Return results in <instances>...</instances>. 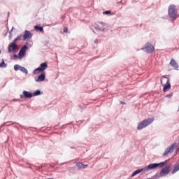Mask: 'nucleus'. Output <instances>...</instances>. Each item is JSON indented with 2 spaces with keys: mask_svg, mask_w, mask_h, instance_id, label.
Masks as SVG:
<instances>
[{
  "mask_svg": "<svg viewBox=\"0 0 179 179\" xmlns=\"http://www.w3.org/2000/svg\"><path fill=\"white\" fill-rule=\"evenodd\" d=\"M40 94H41V91H40V90H37L34 93V96H40Z\"/></svg>",
  "mask_w": 179,
  "mask_h": 179,
  "instance_id": "nucleus-22",
  "label": "nucleus"
},
{
  "mask_svg": "<svg viewBox=\"0 0 179 179\" xmlns=\"http://www.w3.org/2000/svg\"><path fill=\"white\" fill-rule=\"evenodd\" d=\"M87 166H88L87 164H86V165L84 164V167H83V169H86V167H87Z\"/></svg>",
  "mask_w": 179,
  "mask_h": 179,
  "instance_id": "nucleus-28",
  "label": "nucleus"
},
{
  "mask_svg": "<svg viewBox=\"0 0 179 179\" xmlns=\"http://www.w3.org/2000/svg\"><path fill=\"white\" fill-rule=\"evenodd\" d=\"M170 169H171V166H167L165 168H164L159 173L160 177H164L165 176H167L169 173H170Z\"/></svg>",
  "mask_w": 179,
  "mask_h": 179,
  "instance_id": "nucleus-9",
  "label": "nucleus"
},
{
  "mask_svg": "<svg viewBox=\"0 0 179 179\" xmlns=\"http://www.w3.org/2000/svg\"><path fill=\"white\" fill-rule=\"evenodd\" d=\"M22 38L21 36H17L13 41V43H15V44L17 43V41H19V40H20Z\"/></svg>",
  "mask_w": 179,
  "mask_h": 179,
  "instance_id": "nucleus-26",
  "label": "nucleus"
},
{
  "mask_svg": "<svg viewBox=\"0 0 179 179\" xmlns=\"http://www.w3.org/2000/svg\"><path fill=\"white\" fill-rule=\"evenodd\" d=\"M34 30H36V31H39L40 33H43V31H44L43 27H39L37 25L34 27Z\"/></svg>",
  "mask_w": 179,
  "mask_h": 179,
  "instance_id": "nucleus-18",
  "label": "nucleus"
},
{
  "mask_svg": "<svg viewBox=\"0 0 179 179\" xmlns=\"http://www.w3.org/2000/svg\"><path fill=\"white\" fill-rule=\"evenodd\" d=\"M77 167H78V169H83V167H85V164H83V163H80L78 162L76 164Z\"/></svg>",
  "mask_w": 179,
  "mask_h": 179,
  "instance_id": "nucleus-20",
  "label": "nucleus"
},
{
  "mask_svg": "<svg viewBox=\"0 0 179 179\" xmlns=\"http://www.w3.org/2000/svg\"><path fill=\"white\" fill-rule=\"evenodd\" d=\"M177 146V143H173L171 145H170L168 148L166 149L165 152L163 154V156H167V155L173 153L174 152V149H176Z\"/></svg>",
  "mask_w": 179,
  "mask_h": 179,
  "instance_id": "nucleus-7",
  "label": "nucleus"
},
{
  "mask_svg": "<svg viewBox=\"0 0 179 179\" xmlns=\"http://www.w3.org/2000/svg\"><path fill=\"white\" fill-rule=\"evenodd\" d=\"M177 146V143H173L171 145H170L168 148L166 149L165 152L163 154V156H167V155L173 153L174 152V149H176Z\"/></svg>",
  "mask_w": 179,
  "mask_h": 179,
  "instance_id": "nucleus-8",
  "label": "nucleus"
},
{
  "mask_svg": "<svg viewBox=\"0 0 179 179\" xmlns=\"http://www.w3.org/2000/svg\"><path fill=\"white\" fill-rule=\"evenodd\" d=\"M6 64H5V61H2L1 63H0V68H6Z\"/></svg>",
  "mask_w": 179,
  "mask_h": 179,
  "instance_id": "nucleus-23",
  "label": "nucleus"
},
{
  "mask_svg": "<svg viewBox=\"0 0 179 179\" xmlns=\"http://www.w3.org/2000/svg\"><path fill=\"white\" fill-rule=\"evenodd\" d=\"M21 68H22V66H20L19 64L14 66L15 71H19V70L20 71Z\"/></svg>",
  "mask_w": 179,
  "mask_h": 179,
  "instance_id": "nucleus-24",
  "label": "nucleus"
},
{
  "mask_svg": "<svg viewBox=\"0 0 179 179\" xmlns=\"http://www.w3.org/2000/svg\"><path fill=\"white\" fill-rule=\"evenodd\" d=\"M17 48V45L15 42L11 43L8 46V52H13Z\"/></svg>",
  "mask_w": 179,
  "mask_h": 179,
  "instance_id": "nucleus-13",
  "label": "nucleus"
},
{
  "mask_svg": "<svg viewBox=\"0 0 179 179\" xmlns=\"http://www.w3.org/2000/svg\"><path fill=\"white\" fill-rule=\"evenodd\" d=\"M12 30H13V29H11V31H10V34H12Z\"/></svg>",
  "mask_w": 179,
  "mask_h": 179,
  "instance_id": "nucleus-29",
  "label": "nucleus"
},
{
  "mask_svg": "<svg viewBox=\"0 0 179 179\" xmlns=\"http://www.w3.org/2000/svg\"><path fill=\"white\" fill-rule=\"evenodd\" d=\"M168 13L170 19L172 20L177 19V8H176V5L171 4L169 6Z\"/></svg>",
  "mask_w": 179,
  "mask_h": 179,
  "instance_id": "nucleus-2",
  "label": "nucleus"
},
{
  "mask_svg": "<svg viewBox=\"0 0 179 179\" xmlns=\"http://www.w3.org/2000/svg\"><path fill=\"white\" fill-rule=\"evenodd\" d=\"M167 163V160L164 162H161L159 164H150L147 167L144 168V171H148V170H153L155 169H157V167H164L166 164Z\"/></svg>",
  "mask_w": 179,
  "mask_h": 179,
  "instance_id": "nucleus-4",
  "label": "nucleus"
},
{
  "mask_svg": "<svg viewBox=\"0 0 179 179\" xmlns=\"http://www.w3.org/2000/svg\"><path fill=\"white\" fill-rule=\"evenodd\" d=\"M170 65L173 66V68H176V69L178 68V64H177V62H176L174 59H171L170 62Z\"/></svg>",
  "mask_w": 179,
  "mask_h": 179,
  "instance_id": "nucleus-16",
  "label": "nucleus"
},
{
  "mask_svg": "<svg viewBox=\"0 0 179 179\" xmlns=\"http://www.w3.org/2000/svg\"><path fill=\"white\" fill-rule=\"evenodd\" d=\"M161 84L162 85V86H164L163 90L164 93L171 89V85H170V79H169V78H167L166 76L162 77Z\"/></svg>",
  "mask_w": 179,
  "mask_h": 179,
  "instance_id": "nucleus-1",
  "label": "nucleus"
},
{
  "mask_svg": "<svg viewBox=\"0 0 179 179\" xmlns=\"http://www.w3.org/2000/svg\"><path fill=\"white\" fill-rule=\"evenodd\" d=\"M176 152H179V148H178V149L176 150Z\"/></svg>",
  "mask_w": 179,
  "mask_h": 179,
  "instance_id": "nucleus-30",
  "label": "nucleus"
},
{
  "mask_svg": "<svg viewBox=\"0 0 179 179\" xmlns=\"http://www.w3.org/2000/svg\"><path fill=\"white\" fill-rule=\"evenodd\" d=\"M0 54H1V50H0Z\"/></svg>",
  "mask_w": 179,
  "mask_h": 179,
  "instance_id": "nucleus-31",
  "label": "nucleus"
},
{
  "mask_svg": "<svg viewBox=\"0 0 179 179\" xmlns=\"http://www.w3.org/2000/svg\"><path fill=\"white\" fill-rule=\"evenodd\" d=\"M143 51H145L147 54H152L155 51V46L152 43L148 42L142 48Z\"/></svg>",
  "mask_w": 179,
  "mask_h": 179,
  "instance_id": "nucleus-5",
  "label": "nucleus"
},
{
  "mask_svg": "<svg viewBox=\"0 0 179 179\" xmlns=\"http://www.w3.org/2000/svg\"><path fill=\"white\" fill-rule=\"evenodd\" d=\"M142 171H145V168H143L142 169H138V170H136V171H134L132 173L131 177H135V176H136L137 174H139V173H142Z\"/></svg>",
  "mask_w": 179,
  "mask_h": 179,
  "instance_id": "nucleus-17",
  "label": "nucleus"
},
{
  "mask_svg": "<svg viewBox=\"0 0 179 179\" xmlns=\"http://www.w3.org/2000/svg\"><path fill=\"white\" fill-rule=\"evenodd\" d=\"M103 15H111V10L103 11Z\"/></svg>",
  "mask_w": 179,
  "mask_h": 179,
  "instance_id": "nucleus-25",
  "label": "nucleus"
},
{
  "mask_svg": "<svg viewBox=\"0 0 179 179\" xmlns=\"http://www.w3.org/2000/svg\"><path fill=\"white\" fill-rule=\"evenodd\" d=\"M20 71H21V72H23V73H25L26 75H27V73H29V72L27 71V69H26V68H24V67H21V69H20Z\"/></svg>",
  "mask_w": 179,
  "mask_h": 179,
  "instance_id": "nucleus-21",
  "label": "nucleus"
},
{
  "mask_svg": "<svg viewBox=\"0 0 179 179\" xmlns=\"http://www.w3.org/2000/svg\"><path fill=\"white\" fill-rule=\"evenodd\" d=\"M179 171V164L175 166V168L172 171V174H176V173H177V171Z\"/></svg>",
  "mask_w": 179,
  "mask_h": 179,
  "instance_id": "nucleus-19",
  "label": "nucleus"
},
{
  "mask_svg": "<svg viewBox=\"0 0 179 179\" xmlns=\"http://www.w3.org/2000/svg\"><path fill=\"white\" fill-rule=\"evenodd\" d=\"M27 48H28L26 45L22 46V48L19 52L20 58H23V57H24V55L26 54V50H27Z\"/></svg>",
  "mask_w": 179,
  "mask_h": 179,
  "instance_id": "nucleus-12",
  "label": "nucleus"
},
{
  "mask_svg": "<svg viewBox=\"0 0 179 179\" xmlns=\"http://www.w3.org/2000/svg\"><path fill=\"white\" fill-rule=\"evenodd\" d=\"M96 28L101 31H104V24L99 22L97 24Z\"/></svg>",
  "mask_w": 179,
  "mask_h": 179,
  "instance_id": "nucleus-15",
  "label": "nucleus"
},
{
  "mask_svg": "<svg viewBox=\"0 0 179 179\" xmlns=\"http://www.w3.org/2000/svg\"><path fill=\"white\" fill-rule=\"evenodd\" d=\"M45 80V73H42L36 79V82H44Z\"/></svg>",
  "mask_w": 179,
  "mask_h": 179,
  "instance_id": "nucleus-14",
  "label": "nucleus"
},
{
  "mask_svg": "<svg viewBox=\"0 0 179 179\" xmlns=\"http://www.w3.org/2000/svg\"><path fill=\"white\" fill-rule=\"evenodd\" d=\"M64 33H68V28L64 29Z\"/></svg>",
  "mask_w": 179,
  "mask_h": 179,
  "instance_id": "nucleus-27",
  "label": "nucleus"
},
{
  "mask_svg": "<svg viewBox=\"0 0 179 179\" xmlns=\"http://www.w3.org/2000/svg\"><path fill=\"white\" fill-rule=\"evenodd\" d=\"M32 37H33V34H31V32H30L29 31L26 30L23 36V41H26V40L30 39Z\"/></svg>",
  "mask_w": 179,
  "mask_h": 179,
  "instance_id": "nucleus-10",
  "label": "nucleus"
},
{
  "mask_svg": "<svg viewBox=\"0 0 179 179\" xmlns=\"http://www.w3.org/2000/svg\"><path fill=\"white\" fill-rule=\"evenodd\" d=\"M47 68H48V64H47V62H43L41 64L39 67H38L34 71V75H38L40 72H44V71H45Z\"/></svg>",
  "mask_w": 179,
  "mask_h": 179,
  "instance_id": "nucleus-6",
  "label": "nucleus"
},
{
  "mask_svg": "<svg viewBox=\"0 0 179 179\" xmlns=\"http://www.w3.org/2000/svg\"><path fill=\"white\" fill-rule=\"evenodd\" d=\"M24 97L25 99H31V97H33V94L27 91H23V95H20V98L24 99Z\"/></svg>",
  "mask_w": 179,
  "mask_h": 179,
  "instance_id": "nucleus-11",
  "label": "nucleus"
},
{
  "mask_svg": "<svg viewBox=\"0 0 179 179\" xmlns=\"http://www.w3.org/2000/svg\"><path fill=\"white\" fill-rule=\"evenodd\" d=\"M153 121H155L154 117L144 120L143 121L138 124L137 129L138 131H141V129H143V128H146L148 125H150V124H152Z\"/></svg>",
  "mask_w": 179,
  "mask_h": 179,
  "instance_id": "nucleus-3",
  "label": "nucleus"
}]
</instances>
